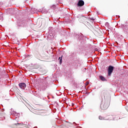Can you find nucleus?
<instances>
[{"label": "nucleus", "instance_id": "obj_5", "mask_svg": "<svg viewBox=\"0 0 128 128\" xmlns=\"http://www.w3.org/2000/svg\"><path fill=\"white\" fill-rule=\"evenodd\" d=\"M66 128H80V127L74 126L72 123H68Z\"/></svg>", "mask_w": 128, "mask_h": 128}, {"label": "nucleus", "instance_id": "obj_7", "mask_svg": "<svg viewBox=\"0 0 128 128\" xmlns=\"http://www.w3.org/2000/svg\"><path fill=\"white\" fill-rule=\"evenodd\" d=\"M58 60H60V64H62V56L60 57Z\"/></svg>", "mask_w": 128, "mask_h": 128}, {"label": "nucleus", "instance_id": "obj_1", "mask_svg": "<svg viewBox=\"0 0 128 128\" xmlns=\"http://www.w3.org/2000/svg\"><path fill=\"white\" fill-rule=\"evenodd\" d=\"M108 106H110L109 101H105L104 103H102L100 106V108L102 110H106L108 108Z\"/></svg>", "mask_w": 128, "mask_h": 128}, {"label": "nucleus", "instance_id": "obj_12", "mask_svg": "<svg viewBox=\"0 0 128 128\" xmlns=\"http://www.w3.org/2000/svg\"><path fill=\"white\" fill-rule=\"evenodd\" d=\"M103 94H104V93H103Z\"/></svg>", "mask_w": 128, "mask_h": 128}, {"label": "nucleus", "instance_id": "obj_6", "mask_svg": "<svg viewBox=\"0 0 128 128\" xmlns=\"http://www.w3.org/2000/svg\"><path fill=\"white\" fill-rule=\"evenodd\" d=\"M100 78L101 80H102V82L106 80V78H104V77L103 76H100Z\"/></svg>", "mask_w": 128, "mask_h": 128}, {"label": "nucleus", "instance_id": "obj_2", "mask_svg": "<svg viewBox=\"0 0 128 128\" xmlns=\"http://www.w3.org/2000/svg\"><path fill=\"white\" fill-rule=\"evenodd\" d=\"M114 66H108V76H110V75L112 74V72H114Z\"/></svg>", "mask_w": 128, "mask_h": 128}, {"label": "nucleus", "instance_id": "obj_4", "mask_svg": "<svg viewBox=\"0 0 128 128\" xmlns=\"http://www.w3.org/2000/svg\"><path fill=\"white\" fill-rule=\"evenodd\" d=\"M19 86L20 88L24 90L26 88V84L25 83H20L19 84Z\"/></svg>", "mask_w": 128, "mask_h": 128}, {"label": "nucleus", "instance_id": "obj_11", "mask_svg": "<svg viewBox=\"0 0 128 128\" xmlns=\"http://www.w3.org/2000/svg\"><path fill=\"white\" fill-rule=\"evenodd\" d=\"M104 98H106V97H105V96H104Z\"/></svg>", "mask_w": 128, "mask_h": 128}, {"label": "nucleus", "instance_id": "obj_10", "mask_svg": "<svg viewBox=\"0 0 128 128\" xmlns=\"http://www.w3.org/2000/svg\"><path fill=\"white\" fill-rule=\"evenodd\" d=\"M16 124V126H18V124H20L18 123L17 124Z\"/></svg>", "mask_w": 128, "mask_h": 128}, {"label": "nucleus", "instance_id": "obj_8", "mask_svg": "<svg viewBox=\"0 0 128 128\" xmlns=\"http://www.w3.org/2000/svg\"><path fill=\"white\" fill-rule=\"evenodd\" d=\"M98 118L100 120H104V118H102V116H99Z\"/></svg>", "mask_w": 128, "mask_h": 128}, {"label": "nucleus", "instance_id": "obj_9", "mask_svg": "<svg viewBox=\"0 0 128 128\" xmlns=\"http://www.w3.org/2000/svg\"><path fill=\"white\" fill-rule=\"evenodd\" d=\"M124 28H126V26H124V28H123V30H124V32H126V29Z\"/></svg>", "mask_w": 128, "mask_h": 128}, {"label": "nucleus", "instance_id": "obj_3", "mask_svg": "<svg viewBox=\"0 0 128 128\" xmlns=\"http://www.w3.org/2000/svg\"><path fill=\"white\" fill-rule=\"evenodd\" d=\"M78 6H84V2L82 0H80L77 4Z\"/></svg>", "mask_w": 128, "mask_h": 128}]
</instances>
